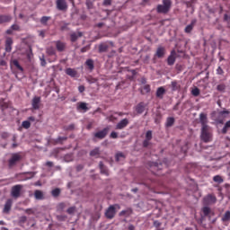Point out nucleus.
Wrapping results in <instances>:
<instances>
[{"label":"nucleus","instance_id":"nucleus-1","mask_svg":"<svg viewBox=\"0 0 230 230\" xmlns=\"http://www.w3.org/2000/svg\"><path fill=\"white\" fill-rule=\"evenodd\" d=\"M172 10V0H163L162 4L156 6L157 13H164V15Z\"/></svg>","mask_w":230,"mask_h":230},{"label":"nucleus","instance_id":"nucleus-2","mask_svg":"<svg viewBox=\"0 0 230 230\" xmlns=\"http://www.w3.org/2000/svg\"><path fill=\"white\" fill-rule=\"evenodd\" d=\"M21 161H22V155H21V153H13L8 160V167L13 168V166H16Z\"/></svg>","mask_w":230,"mask_h":230},{"label":"nucleus","instance_id":"nucleus-3","mask_svg":"<svg viewBox=\"0 0 230 230\" xmlns=\"http://www.w3.org/2000/svg\"><path fill=\"white\" fill-rule=\"evenodd\" d=\"M116 209H120L119 205L115 204V205L110 206L105 211L106 218H108L109 220H112V218L116 217Z\"/></svg>","mask_w":230,"mask_h":230},{"label":"nucleus","instance_id":"nucleus-4","mask_svg":"<svg viewBox=\"0 0 230 230\" xmlns=\"http://www.w3.org/2000/svg\"><path fill=\"white\" fill-rule=\"evenodd\" d=\"M211 129L209 127L201 128V139L204 143H209L211 141Z\"/></svg>","mask_w":230,"mask_h":230},{"label":"nucleus","instance_id":"nucleus-5","mask_svg":"<svg viewBox=\"0 0 230 230\" xmlns=\"http://www.w3.org/2000/svg\"><path fill=\"white\" fill-rule=\"evenodd\" d=\"M109 130L111 128L109 127L104 128L103 129L93 134V139H105L107 137V134H109Z\"/></svg>","mask_w":230,"mask_h":230},{"label":"nucleus","instance_id":"nucleus-6","mask_svg":"<svg viewBox=\"0 0 230 230\" xmlns=\"http://www.w3.org/2000/svg\"><path fill=\"white\" fill-rule=\"evenodd\" d=\"M159 170H163V164L151 163L150 164V171L155 173V175H163V173L159 172Z\"/></svg>","mask_w":230,"mask_h":230},{"label":"nucleus","instance_id":"nucleus-7","mask_svg":"<svg viewBox=\"0 0 230 230\" xmlns=\"http://www.w3.org/2000/svg\"><path fill=\"white\" fill-rule=\"evenodd\" d=\"M42 103L40 96H34L31 100V109L32 111H39L40 109Z\"/></svg>","mask_w":230,"mask_h":230},{"label":"nucleus","instance_id":"nucleus-8","mask_svg":"<svg viewBox=\"0 0 230 230\" xmlns=\"http://www.w3.org/2000/svg\"><path fill=\"white\" fill-rule=\"evenodd\" d=\"M21 190H22V185L18 184L12 187L11 195L14 199H19L21 197Z\"/></svg>","mask_w":230,"mask_h":230},{"label":"nucleus","instance_id":"nucleus-9","mask_svg":"<svg viewBox=\"0 0 230 230\" xmlns=\"http://www.w3.org/2000/svg\"><path fill=\"white\" fill-rule=\"evenodd\" d=\"M204 203L207 204V206H209L211 204H217V196L215 194H208L204 198Z\"/></svg>","mask_w":230,"mask_h":230},{"label":"nucleus","instance_id":"nucleus-10","mask_svg":"<svg viewBox=\"0 0 230 230\" xmlns=\"http://www.w3.org/2000/svg\"><path fill=\"white\" fill-rule=\"evenodd\" d=\"M56 6L60 12H66L67 10V2L66 0H57Z\"/></svg>","mask_w":230,"mask_h":230},{"label":"nucleus","instance_id":"nucleus-11","mask_svg":"<svg viewBox=\"0 0 230 230\" xmlns=\"http://www.w3.org/2000/svg\"><path fill=\"white\" fill-rule=\"evenodd\" d=\"M203 217H207L211 220V217H215V212L211 210L209 207H204L202 208Z\"/></svg>","mask_w":230,"mask_h":230},{"label":"nucleus","instance_id":"nucleus-12","mask_svg":"<svg viewBox=\"0 0 230 230\" xmlns=\"http://www.w3.org/2000/svg\"><path fill=\"white\" fill-rule=\"evenodd\" d=\"M110 46H114V42L109 41ZM107 42L101 43L99 45V53H105L109 49V44Z\"/></svg>","mask_w":230,"mask_h":230},{"label":"nucleus","instance_id":"nucleus-13","mask_svg":"<svg viewBox=\"0 0 230 230\" xmlns=\"http://www.w3.org/2000/svg\"><path fill=\"white\" fill-rule=\"evenodd\" d=\"M199 123H201V128L209 127L208 126V114L206 113L199 114Z\"/></svg>","mask_w":230,"mask_h":230},{"label":"nucleus","instance_id":"nucleus-14","mask_svg":"<svg viewBox=\"0 0 230 230\" xmlns=\"http://www.w3.org/2000/svg\"><path fill=\"white\" fill-rule=\"evenodd\" d=\"M128 125V119H121L117 125H116V130H123Z\"/></svg>","mask_w":230,"mask_h":230},{"label":"nucleus","instance_id":"nucleus-15","mask_svg":"<svg viewBox=\"0 0 230 230\" xmlns=\"http://www.w3.org/2000/svg\"><path fill=\"white\" fill-rule=\"evenodd\" d=\"M13 204V201L12 199H7L4 204L3 213H5L6 215H8V213H10V211L12 210Z\"/></svg>","mask_w":230,"mask_h":230},{"label":"nucleus","instance_id":"nucleus-16","mask_svg":"<svg viewBox=\"0 0 230 230\" xmlns=\"http://www.w3.org/2000/svg\"><path fill=\"white\" fill-rule=\"evenodd\" d=\"M55 44H56V49H58L59 53H62V51H66V42L58 40V41H55Z\"/></svg>","mask_w":230,"mask_h":230},{"label":"nucleus","instance_id":"nucleus-17","mask_svg":"<svg viewBox=\"0 0 230 230\" xmlns=\"http://www.w3.org/2000/svg\"><path fill=\"white\" fill-rule=\"evenodd\" d=\"M13 45V40L10 37L5 39V51L7 53L12 52V46Z\"/></svg>","mask_w":230,"mask_h":230},{"label":"nucleus","instance_id":"nucleus-18","mask_svg":"<svg viewBox=\"0 0 230 230\" xmlns=\"http://www.w3.org/2000/svg\"><path fill=\"white\" fill-rule=\"evenodd\" d=\"M164 94H166V89L163 86L158 87L156 90V98L163 100V98H164Z\"/></svg>","mask_w":230,"mask_h":230},{"label":"nucleus","instance_id":"nucleus-19","mask_svg":"<svg viewBox=\"0 0 230 230\" xmlns=\"http://www.w3.org/2000/svg\"><path fill=\"white\" fill-rule=\"evenodd\" d=\"M176 55H177V53L175 52V50H172L170 56L167 58L168 66H173V64H175V56Z\"/></svg>","mask_w":230,"mask_h":230},{"label":"nucleus","instance_id":"nucleus-20","mask_svg":"<svg viewBox=\"0 0 230 230\" xmlns=\"http://www.w3.org/2000/svg\"><path fill=\"white\" fill-rule=\"evenodd\" d=\"M66 75H67L68 76H71V78H76L78 72L75 69V68H66Z\"/></svg>","mask_w":230,"mask_h":230},{"label":"nucleus","instance_id":"nucleus-21","mask_svg":"<svg viewBox=\"0 0 230 230\" xmlns=\"http://www.w3.org/2000/svg\"><path fill=\"white\" fill-rule=\"evenodd\" d=\"M195 24H197V20H192L190 24L187 25L185 27V33H191V31H193V28L195 27Z\"/></svg>","mask_w":230,"mask_h":230},{"label":"nucleus","instance_id":"nucleus-22","mask_svg":"<svg viewBox=\"0 0 230 230\" xmlns=\"http://www.w3.org/2000/svg\"><path fill=\"white\" fill-rule=\"evenodd\" d=\"M12 21V16L8 14H0V24H4V22H10Z\"/></svg>","mask_w":230,"mask_h":230},{"label":"nucleus","instance_id":"nucleus-23","mask_svg":"<svg viewBox=\"0 0 230 230\" xmlns=\"http://www.w3.org/2000/svg\"><path fill=\"white\" fill-rule=\"evenodd\" d=\"M83 33L82 32H73L70 35V40L71 42H76V40H78V39H80V37H82Z\"/></svg>","mask_w":230,"mask_h":230},{"label":"nucleus","instance_id":"nucleus-24","mask_svg":"<svg viewBox=\"0 0 230 230\" xmlns=\"http://www.w3.org/2000/svg\"><path fill=\"white\" fill-rule=\"evenodd\" d=\"M99 168L101 170V173H102L103 175L109 176V169L105 167V165L103 164V162L99 163Z\"/></svg>","mask_w":230,"mask_h":230},{"label":"nucleus","instance_id":"nucleus-25","mask_svg":"<svg viewBox=\"0 0 230 230\" xmlns=\"http://www.w3.org/2000/svg\"><path fill=\"white\" fill-rule=\"evenodd\" d=\"M34 197L36 200H44V193L42 192V190H36L34 191Z\"/></svg>","mask_w":230,"mask_h":230},{"label":"nucleus","instance_id":"nucleus-26","mask_svg":"<svg viewBox=\"0 0 230 230\" xmlns=\"http://www.w3.org/2000/svg\"><path fill=\"white\" fill-rule=\"evenodd\" d=\"M137 114H143L145 112V102H140L136 107Z\"/></svg>","mask_w":230,"mask_h":230},{"label":"nucleus","instance_id":"nucleus-27","mask_svg":"<svg viewBox=\"0 0 230 230\" xmlns=\"http://www.w3.org/2000/svg\"><path fill=\"white\" fill-rule=\"evenodd\" d=\"M221 222H223V223L230 222V211L229 210L226 211V213L222 216Z\"/></svg>","mask_w":230,"mask_h":230},{"label":"nucleus","instance_id":"nucleus-28","mask_svg":"<svg viewBox=\"0 0 230 230\" xmlns=\"http://www.w3.org/2000/svg\"><path fill=\"white\" fill-rule=\"evenodd\" d=\"M155 56L158 58H163V57H164V48L159 47L156 50Z\"/></svg>","mask_w":230,"mask_h":230},{"label":"nucleus","instance_id":"nucleus-29","mask_svg":"<svg viewBox=\"0 0 230 230\" xmlns=\"http://www.w3.org/2000/svg\"><path fill=\"white\" fill-rule=\"evenodd\" d=\"M175 123V119L173 117H169L166 119L165 127H173Z\"/></svg>","mask_w":230,"mask_h":230},{"label":"nucleus","instance_id":"nucleus-30","mask_svg":"<svg viewBox=\"0 0 230 230\" xmlns=\"http://www.w3.org/2000/svg\"><path fill=\"white\" fill-rule=\"evenodd\" d=\"M78 111H84V112H87L89 111V108H87V103L85 102H80L77 106Z\"/></svg>","mask_w":230,"mask_h":230},{"label":"nucleus","instance_id":"nucleus-31","mask_svg":"<svg viewBox=\"0 0 230 230\" xmlns=\"http://www.w3.org/2000/svg\"><path fill=\"white\" fill-rule=\"evenodd\" d=\"M172 91H179L181 89V84L177 81H172L171 84Z\"/></svg>","mask_w":230,"mask_h":230},{"label":"nucleus","instance_id":"nucleus-32","mask_svg":"<svg viewBox=\"0 0 230 230\" xmlns=\"http://www.w3.org/2000/svg\"><path fill=\"white\" fill-rule=\"evenodd\" d=\"M85 65L90 69V71H93V69H94V61H93V59L86 60Z\"/></svg>","mask_w":230,"mask_h":230},{"label":"nucleus","instance_id":"nucleus-33","mask_svg":"<svg viewBox=\"0 0 230 230\" xmlns=\"http://www.w3.org/2000/svg\"><path fill=\"white\" fill-rule=\"evenodd\" d=\"M213 181H214V182H217V184H222V182H224V178H222V176H220V175H216L213 177Z\"/></svg>","mask_w":230,"mask_h":230},{"label":"nucleus","instance_id":"nucleus-34","mask_svg":"<svg viewBox=\"0 0 230 230\" xmlns=\"http://www.w3.org/2000/svg\"><path fill=\"white\" fill-rule=\"evenodd\" d=\"M150 91H151L150 84H146L143 86L141 90V94H147V93H150Z\"/></svg>","mask_w":230,"mask_h":230},{"label":"nucleus","instance_id":"nucleus-35","mask_svg":"<svg viewBox=\"0 0 230 230\" xmlns=\"http://www.w3.org/2000/svg\"><path fill=\"white\" fill-rule=\"evenodd\" d=\"M61 192H62V190L60 189L56 188V189L52 190L51 195H52V197L57 198L60 195Z\"/></svg>","mask_w":230,"mask_h":230},{"label":"nucleus","instance_id":"nucleus-36","mask_svg":"<svg viewBox=\"0 0 230 230\" xmlns=\"http://www.w3.org/2000/svg\"><path fill=\"white\" fill-rule=\"evenodd\" d=\"M226 84H220L217 86V91H218L219 93H226Z\"/></svg>","mask_w":230,"mask_h":230},{"label":"nucleus","instance_id":"nucleus-37","mask_svg":"<svg viewBox=\"0 0 230 230\" xmlns=\"http://www.w3.org/2000/svg\"><path fill=\"white\" fill-rule=\"evenodd\" d=\"M90 155L92 157H96V155H100V147H96L90 152Z\"/></svg>","mask_w":230,"mask_h":230},{"label":"nucleus","instance_id":"nucleus-38","mask_svg":"<svg viewBox=\"0 0 230 230\" xmlns=\"http://www.w3.org/2000/svg\"><path fill=\"white\" fill-rule=\"evenodd\" d=\"M230 128V120L226 121L224 128H222V134H227V130Z\"/></svg>","mask_w":230,"mask_h":230},{"label":"nucleus","instance_id":"nucleus-39","mask_svg":"<svg viewBox=\"0 0 230 230\" xmlns=\"http://www.w3.org/2000/svg\"><path fill=\"white\" fill-rule=\"evenodd\" d=\"M12 64L14 65L19 71H22V72L24 71V68L22 67L21 64H19V61L17 59H13L12 61Z\"/></svg>","mask_w":230,"mask_h":230},{"label":"nucleus","instance_id":"nucleus-40","mask_svg":"<svg viewBox=\"0 0 230 230\" xmlns=\"http://www.w3.org/2000/svg\"><path fill=\"white\" fill-rule=\"evenodd\" d=\"M0 107H1L2 111L8 109V104L6 102H4V99L0 100Z\"/></svg>","mask_w":230,"mask_h":230},{"label":"nucleus","instance_id":"nucleus-41","mask_svg":"<svg viewBox=\"0 0 230 230\" xmlns=\"http://www.w3.org/2000/svg\"><path fill=\"white\" fill-rule=\"evenodd\" d=\"M191 94L192 96H199L200 94V89H199L198 87H195L194 89L191 90Z\"/></svg>","mask_w":230,"mask_h":230},{"label":"nucleus","instance_id":"nucleus-42","mask_svg":"<svg viewBox=\"0 0 230 230\" xmlns=\"http://www.w3.org/2000/svg\"><path fill=\"white\" fill-rule=\"evenodd\" d=\"M132 209L128 208L127 210H122L119 212V217H125V215H131Z\"/></svg>","mask_w":230,"mask_h":230},{"label":"nucleus","instance_id":"nucleus-43","mask_svg":"<svg viewBox=\"0 0 230 230\" xmlns=\"http://www.w3.org/2000/svg\"><path fill=\"white\" fill-rule=\"evenodd\" d=\"M22 127L23 128H30V127H31V123L29 121V120H24L22 123Z\"/></svg>","mask_w":230,"mask_h":230},{"label":"nucleus","instance_id":"nucleus-44","mask_svg":"<svg viewBox=\"0 0 230 230\" xmlns=\"http://www.w3.org/2000/svg\"><path fill=\"white\" fill-rule=\"evenodd\" d=\"M63 141H67V137H58L56 139V143L59 144V145H62Z\"/></svg>","mask_w":230,"mask_h":230},{"label":"nucleus","instance_id":"nucleus-45","mask_svg":"<svg viewBox=\"0 0 230 230\" xmlns=\"http://www.w3.org/2000/svg\"><path fill=\"white\" fill-rule=\"evenodd\" d=\"M51 17L49 16H42L40 19L41 24H48V21H49Z\"/></svg>","mask_w":230,"mask_h":230},{"label":"nucleus","instance_id":"nucleus-46","mask_svg":"<svg viewBox=\"0 0 230 230\" xmlns=\"http://www.w3.org/2000/svg\"><path fill=\"white\" fill-rule=\"evenodd\" d=\"M125 159V155L123 153H117L116 154V161L119 162L120 159Z\"/></svg>","mask_w":230,"mask_h":230},{"label":"nucleus","instance_id":"nucleus-47","mask_svg":"<svg viewBox=\"0 0 230 230\" xmlns=\"http://www.w3.org/2000/svg\"><path fill=\"white\" fill-rule=\"evenodd\" d=\"M146 140L147 141H152V130H148L146 133Z\"/></svg>","mask_w":230,"mask_h":230},{"label":"nucleus","instance_id":"nucleus-48","mask_svg":"<svg viewBox=\"0 0 230 230\" xmlns=\"http://www.w3.org/2000/svg\"><path fill=\"white\" fill-rule=\"evenodd\" d=\"M86 6L88 10H93V2H91V0H86Z\"/></svg>","mask_w":230,"mask_h":230},{"label":"nucleus","instance_id":"nucleus-49","mask_svg":"<svg viewBox=\"0 0 230 230\" xmlns=\"http://www.w3.org/2000/svg\"><path fill=\"white\" fill-rule=\"evenodd\" d=\"M75 211H76V208L75 207H70L69 208H67L66 212L68 213V215H73V213H75Z\"/></svg>","mask_w":230,"mask_h":230},{"label":"nucleus","instance_id":"nucleus-50","mask_svg":"<svg viewBox=\"0 0 230 230\" xmlns=\"http://www.w3.org/2000/svg\"><path fill=\"white\" fill-rule=\"evenodd\" d=\"M11 30H13V31H19L21 30V27H19L18 24H13L11 26Z\"/></svg>","mask_w":230,"mask_h":230},{"label":"nucleus","instance_id":"nucleus-51","mask_svg":"<svg viewBox=\"0 0 230 230\" xmlns=\"http://www.w3.org/2000/svg\"><path fill=\"white\" fill-rule=\"evenodd\" d=\"M87 82H88V84H96V82H98V79L93 78V77H88Z\"/></svg>","mask_w":230,"mask_h":230},{"label":"nucleus","instance_id":"nucleus-52","mask_svg":"<svg viewBox=\"0 0 230 230\" xmlns=\"http://www.w3.org/2000/svg\"><path fill=\"white\" fill-rule=\"evenodd\" d=\"M102 4L103 6H111L112 4V0H104Z\"/></svg>","mask_w":230,"mask_h":230},{"label":"nucleus","instance_id":"nucleus-53","mask_svg":"<svg viewBox=\"0 0 230 230\" xmlns=\"http://www.w3.org/2000/svg\"><path fill=\"white\" fill-rule=\"evenodd\" d=\"M110 137H111V139H118V133L116 131H112Z\"/></svg>","mask_w":230,"mask_h":230},{"label":"nucleus","instance_id":"nucleus-54","mask_svg":"<svg viewBox=\"0 0 230 230\" xmlns=\"http://www.w3.org/2000/svg\"><path fill=\"white\" fill-rule=\"evenodd\" d=\"M1 137L2 139H7V137H10V134H8V132H3Z\"/></svg>","mask_w":230,"mask_h":230},{"label":"nucleus","instance_id":"nucleus-55","mask_svg":"<svg viewBox=\"0 0 230 230\" xmlns=\"http://www.w3.org/2000/svg\"><path fill=\"white\" fill-rule=\"evenodd\" d=\"M149 145H150V140L145 139V140L143 141V146H144V148H147V147L149 146Z\"/></svg>","mask_w":230,"mask_h":230},{"label":"nucleus","instance_id":"nucleus-56","mask_svg":"<svg viewBox=\"0 0 230 230\" xmlns=\"http://www.w3.org/2000/svg\"><path fill=\"white\" fill-rule=\"evenodd\" d=\"M65 130H75V124H70L65 128Z\"/></svg>","mask_w":230,"mask_h":230},{"label":"nucleus","instance_id":"nucleus-57","mask_svg":"<svg viewBox=\"0 0 230 230\" xmlns=\"http://www.w3.org/2000/svg\"><path fill=\"white\" fill-rule=\"evenodd\" d=\"M217 75H224V70L222 69V67L218 66L217 69Z\"/></svg>","mask_w":230,"mask_h":230},{"label":"nucleus","instance_id":"nucleus-58","mask_svg":"<svg viewBox=\"0 0 230 230\" xmlns=\"http://www.w3.org/2000/svg\"><path fill=\"white\" fill-rule=\"evenodd\" d=\"M82 170H84V165L83 164H79L76 166V172H82Z\"/></svg>","mask_w":230,"mask_h":230},{"label":"nucleus","instance_id":"nucleus-59","mask_svg":"<svg viewBox=\"0 0 230 230\" xmlns=\"http://www.w3.org/2000/svg\"><path fill=\"white\" fill-rule=\"evenodd\" d=\"M25 213H27V215H33V209H31V208H27V209L25 210Z\"/></svg>","mask_w":230,"mask_h":230},{"label":"nucleus","instance_id":"nucleus-60","mask_svg":"<svg viewBox=\"0 0 230 230\" xmlns=\"http://www.w3.org/2000/svg\"><path fill=\"white\" fill-rule=\"evenodd\" d=\"M78 91H79V93H84V91H85V86L80 85V86L78 87Z\"/></svg>","mask_w":230,"mask_h":230},{"label":"nucleus","instance_id":"nucleus-61","mask_svg":"<svg viewBox=\"0 0 230 230\" xmlns=\"http://www.w3.org/2000/svg\"><path fill=\"white\" fill-rule=\"evenodd\" d=\"M109 121H116V117H114V115H111L110 117H108Z\"/></svg>","mask_w":230,"mask_h":230},{"label":"nucleus","instance_id":"nucleus-62","mask_svg":"<svg viewBox=\"0 0 230 230\" xmlns=\"http://www.w3.org/2000/svg\"><path fill=\"white\" fill-rule=\"evenodd\" d=\"M48 53H49V55H55V49H48Z\"/></svg>","mask_w":230,"mask_h":230},{"label":"nucleus","instance_id":"nucleus-63","mask_svg":"<svg viewBox=\"0 0 230 230\" xmlns=\"http://www.w3.org/2000/svg\"><path fill=\"white\" fill-rule=\"evenodd\" d=\"M0 66H6V61H4V59H0Z\"/></svg>","mask_w":230,"mask_h":230},{"label":"nucleus","instance_id":"nucleus-64","mask_svg":"<svg viewBox=\"0 0 230 230\" xmlns=\"http://www.w3.org/2000/svg\"><path fill=\"white\" fill-rule=\"evenodd\" d=\"M128 230H136V226H134V225H129Z\"/></svg>","mask_w":230,"mask_h":230}]
</instances>
